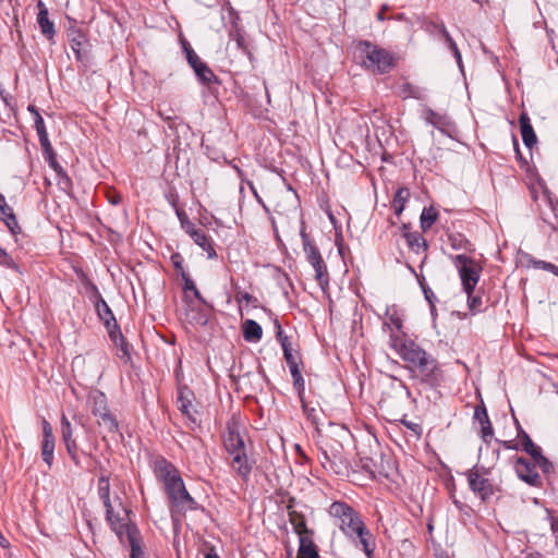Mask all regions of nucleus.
<instances>
[{
    "label": "nucleus",
    "instance_id": "f257e3e1",
    "mask_svg": "<svg viewBox=\"0 0 558 558\" xmlns=\"http://www.w3.org/2000/svg\"><path fill=\"white\" fill-rule=\"evenodd\" d=\"M314 437L323 468L335 475L348 476L350 462L344 444L351 438L350 430L343 425L330 423L326 429L316 428Z\"/></svg>",
    "mask_w": 558,
    "mask_h": 558
},
{
    "label": "nucleus",
    "instance_id": "f03ea898",
    "mask_svg": "<svg viewBox=\"0 0 558 558\" xmlns=\"http://www.w3.org/2000/svg\"><path fill=\"white\" fill-rule=\"evenodd\" d=\"M156 477L165 485V492L170 502V513L173 520H178L186 511L196 510L198 504L186 490L184 482L178 469L165 458H158L154 462Z\"/></svg>",
    "mask_w": 558,
    "mask_h": 558
},
{
    "label": "nucleus",
    "instance_id": "7ed1b4c3",
    "mask_svg": "<svg viewBox=\"0 0 558 558\" xmlns=\"http://www.w3.org/2000/svg\"><path fill=\"white\" fill-rule=\"evenodd\" d=\"M329 513L338 520L339 529L354 542L355 547H361L365 555L372 558L375 541L359 512L344 501H333L329 507Z\"/></svg>",
    "mask_w": 558,
    "mask_h": 558
},
{
    "label": "nucleus",
    "instance_id": "20e7f679",
    "mask_svg": "<svg viewBox=\"0 0 558 558\" xmlns=\"http://www.w3.org/2000/svg\"><path fill=\"white\" fill-rule=\"evenodd\" d=\"M106 519L120 542L128 541L131 547V558L144 556L140 531L135 524L130 522L128 509L123 508L122 513H116L113 506L110 505V508H106Z\"/></svg>",
    "mask_w": 558,
    "mask_h": 558
},
{
    "label": "nucleus",
    "instance_id": "39448f33",
    "mask_svg": "<svg viewBox=\"0 0 558 558\" xmlns=\"http://www.w3.org/2000/svg\"><path fill=\"white\" fill-rule=\"evenodd\" d=\"M356 50L361 65L375 74H387L395 66L392 53L368 40L359 41Z\"/></svg>",
    "mask_w": 558,
    "mask_h": 558
},
{
    "label": "nucleus",
    "instance_id": "423d86ee",
    "mask_svg": "<svg viewBox=\"0 0 558 558\" xmlns=\"http://www.w3.org/2000/svg\"><path fill=\"white\" fill-rule=\"evenodd\" d=\"M451 260L458 270L463 291L475 292L483 270L481 264L465 254L454 255Z\"/></svg>",
    "mask_w": 558,
    "mask_h": 558
},
{
    "label": "nucleus",
    "instance_id": "0eeeda50",
    "mask_svg": "<svg viewBox=\"0 0 558 558\" xmlns=\"http://www.w3.org/2000/svg\"><path fill=\"white\" fill-rule=\"evenodd\" d=\"M389 345L407 363L414 365L421 361L427 352L422 349L414 340L407 337L405 333L391 332L389 336Z\"/></svg>",
    "mask_w": 558,
    "mask_h": 558
},
{
    "label": "nucleus",
    "instance_id": "6e6552de",
    "mask_svg": "<svg viewBox=\"0 0 558 558\" xmlns=\"http://www.w3.org/2000/svg\"><path fill=\"white\" fill-rule=\"evenodd\" d=\"M489 471L484 466L474 465L465 472L470 489L482 501H487L495 494L496 488L488 478Z\"/></svg>",
    "mask_w": 558,
    "mask_h": 558
},
{
    "label": "nucleus",
    "instance_id": "1a4fd4ad",
    "mask_svg": "<svg viewBox=\"0 0 558 558\" xmlns=\"http://www.w3.org/2000/svg\"><path fill=\"white\" fill-rule=\"evenodd\" d=\"M415 375L413 378H417L422 385L430 388H436L442 380V371L430 354H426L421 361H417L414 365Z\"/></svg>",
    "mask_w": 558,
    "mask_h": 558
},
{
    "label": "nucleus",
    "instance_id": "9d476101",
    "mask_svg": "<svg viewBox=\"0 0 558 558\" xmlns=\"http://www.w3.org/2000/svg\"><path fill=\"white\" fill-rule=\"evenodd\" d=\"M409 400L414 401L408 386L403 380L391 376V383L388 389L383 393L379 404L381 408L386 409H398Z\"/></svg>",
    "mask_w": 558,
    "mask_h": 558
},
{
    "label": "nucleus",
    "instance_id": "9b49d317",
    "mask_svg": "<svg viewBox=\"0 0 558 558\" xmlns=\"http://www.w3.org/2000/svg\"><path fill=\"white\" fill-rule=\"evenodd\" d=\"M243 427L240 415L233 414L226 424L222 441L227 452H234L245 449L244 439L241 435Z\"/></svg>",
    "mask_w": 558,
    "mask_h": 558
},
{
    "label": "nucleus",
    "instance_id": "f8f14e48",
    "mask_svg": "<svg viewBox=\"0 0 558 558\" xmlns=\"http://www.w3.org/2000/svg\"><path fill=\"white\" fill-rule=\"evenodd\" d=\"M184 51L190 66L194 70L195 75L202 84L209 85L211 83H219V80L213 70L207 65V63L202 61V59L187 44L184 45Z\"/></svg>",
    "mask_w": 558,
    "mask_h": 558
},
{
    "label": "nucleus",
    "instance_id": "ddd939ff",
    "mask_svg": "<svg viewBox=\"0 0 558 558\" xmlns=\"http://www.w3.org/2000/svg\"><path fill=\"white\" fill-rule=\"evenodd\" d=\"M306 260L312 265L315 270V279L318 283L324 287L328 284V271L327 266L322 257V254L317 246L313 243H307L303 247Z\"/></svg>",
    "mask_w": 558,
    "mask_h": 558
},
{
    "label": "nucleus",
    "instance_id": "4468645a",
    "mask_svg": "<svg viewBox=\"0 0 558 558\" xmlns=\"http://www.w3.org/2000/svg\"><path fill=\"white\" fill-rule=\"evenodd\" d=\"M536 464L530 462L526 458L520 457L515 461V473L518 477L533 487H542V477L535 470Z\"/></svg>",
    "mask_w": 558,
    "mask_h": 558
},
{
    "label": "nucleus",
    "instance_id": "2eb2a0df",
    "mask_svg": "<svg viewBox=\"0 0 558 558\" xmlns=\"http://www.w3.org/2000/svg\"><path fill=\"white\" fill-rule=\"evenodd\" d=\"M56 447V439L52 432V426L47 420H43V441H41V457L44 462L50 469L53 463V453Z\"/></svg>",
    "mask_w": 558,
    "mask_h": 558
},
{
    "label": "nucleus",
    "instance_id": "dca6fc26",
    "mask_svg": "<svg viewBox=\"0 0 558 558\" xmlns=\"http://www.w3.org/2000/svg\"><path fill=\"white\" fill-rule=\"evenodd\" d=\"M402 236L405 239L409 248L415 253L421 254L427 251L428 244L423 235L418 232H411L408 225H402Z\"/></svg>",
    "mask_w": 558,
    "mask_h": 558
},
{
    "label": "nucleus",
    "instance_id": "f3484780",
    "mask_svg": "<svg viewBox=\"0 0 558 558\" xmlns=\"http://www.w3.org/2000/svg\"><path fill=\"white\" fill-rule=\"evenodd\" d=\"M192 396V392L187 389H180L178 393V408L182 412L183 415H185L192 424L195 426H199V421L196 416V411H193V403L192 399L190 398Z\"/></svg>",
    "mask_w": 558,
    "mask_h": 558
},
{
    "label": "nucleus",
    "instance_id": "a211bd4d",
    "mask_svg": "<svg viewBox=\"0 0 558 558\" xmlns=\"http://www.w3.org/2000/svg\"><path fill=\"white\" fill-rule=\"evenodd\" d=\"M474 418L481 424V437L483 441L488 444L493 437L494 429L483 401L480 405H476Z\"/></svg>",
    "mask_w": 558,
    "mask_h": 558
},
{
    "label": "nucleus",
    "instance_id": "6ab92c4d",
    "mask_svg": "<svg viewBox=\"0 0 558 558\" xmlns=\"http://www.w3.org/2000/svg\"><path fill=\"white\" fill-rule=\"evenodd\" d=\"M68 38L71 49L75 54L77 61L84 60L85 46L87 44L86 35L82 29L71 28L68 32Z\"/></svg>",
    "mask_w": 558,
    "mask_h": 558
},
{
    "label": "nucleus",
    "instance_id": "aec40b11",
    "mask_svg": "<svg viewBox=\"0 0 558 558\" xmlns=\"http://www.w3.org/2000/svg\"><path fill=\"white\" fill-rule=\"evenodd\" d=\"M232 457V469L243 478L247 480L252 472V464L248 462L245 449L234 452H229Z\"/></svg>",
    "mask_w": 558,
    "mask_h": 558
},
{
    "label": "nucleus",
    "instance_id": "412c9836",
    "mask_svg": "<svg viewBox=\"0 0 558 558\" xmlns=\"http://www.w3.org/2000/svg\"><path fill=\"white\" fill-rule=\"evenodd\" d=\"M93 304L98 318L104 323L108 331L119 326L111 308L104 298H99V300Z\"/></svg>",
    "mask_w": 558,
    "mask_h": 558
},
{
    "label": "nucleus",
    "instance_id": "4be33fe9",
    "mask_svg": "<svg viewBox=\"0 0 558 558\" xmlns=\"http://www.w3.org/2000/svg\"><path fill=\"white\" fill-rule=\"evenodd\" d=\"M37 8H38L37 23L40 27L43 35L46 36L47 39L50 40L56 35L54 24H53V22H51L49 20L48 9L41 0H39L37 2Z\"/></svg>",
    "mask_w": 558,
    "mask_h": 558
},
{
    "label": "nucleus",
    "instance_id": "5701e85b",
    "mask_svg": "<svg viewBox=\"0 0 558 558\" xmlns=\"http://www.w3.org/2000/svg\"><path fill=\"white\" fill-rule=\"evenodd\" d=\"M108 335L110 340L119 350V359L123 360L124 362L131 361V347L122 335L120 327L118 326L117 328L110 329Z\"/></svg>",
    "mask_w": 558,
    "mask_h": 558
},
{
    "label": "nucleus",
    "instance_id": "b1692460",
    "mask_svg": "<svg viewBox=\"0 0 558 558\" xmlns=\"http://www.w3.org/2000/svg\"><path fill=\"white\" fill-rule=\"evenodd\" d=\"M521 136L524 145L532 148L537 143L536 134L526 113H521L519 118Z\"/></svg>",
    "mask_w": 558,
    "mask_h": 558
},
{
    "label": "nucleus",
    "instance_id": "393cba45",
    "mask_svg": "<svg viewBox=\"0 0 558 558\" xmlns=\"http://www.w3.org/2000/svg\"><path fill=\"white\" fill-rule=\"evenodd\" d=\"M191 238L199 247H202L206 253L209 259H213L217 256V253L213 245V240L210 236L206 234L203 229L193 230L191 232Z\"/></svg>",
    "mask_w": 558,
    "mask_h": 558
},
{
    "label": "nucleus",
    "instance_id": "a878e982",
    "mask_svg": "<svg viewBox=\"0 0 558 558\" xmlns=\"http://www.w3.org/2000/svg\"><path fill=\"white\" fill-rule=\"evenodd\" d=\"M288 514H289V521L291 525L293 526L294 532L299 535H306L312 534V531L308 530L306 525L305 517L298 512L296 510H293L291 506L288 507Z\"/></svg>",
    "mask_w": 558,
    "mask_h": 558
},
{
    "label": "nucleus",
    "instance_id": "bb28decb",
    "mask_svg": "<svg viewBox=\"0 0 558 558\" xmlns=\"http://www.w3.org/2000/svg\"><path fill=\"white\" fill-rule=\"evenodd\" d=\"M300 546L298 550V558H318L316 545L314 544L311 534L299 536Z\"/></svg>",
    "mask_w": 558,
    "mask_h": 558
},
{
    "label": "nucleus",
    "instance_id": "cd10ccee",
    "mask_svg": "<svg viewBox=\"0 0 558 558\" xmlns=\"http://www.w3.org/2000/svg\"><path fill=\"white\" fill-rule=\"evenodd\" d=\"M263 337V329L258 323L253 319H246L243 323V338L248 342H257Z\"/></svg>",
    "mask_w": 558,
    "mask_h": 558
},
{
    "label": "nucleus",
    "instance_id": "c85d7f7f",
    "mask_svg": "<svg viewBox=\"0 0 558 558\" xmlns=\"http://www.w3.org/2000/svg\"><path fill=\"white\" fill-rule=\"evenodd\" d=\"M449 245L456 251L474 252V245L462 233H450L448 235Z\"/></svg>",
    "mask_w": 558,
    "mask_h": 558
},
{
    "label": "nucleus",
    "instance_id": "c756f323",
    "mask_svg": "<svg viewBox=\"0 0 558 558\" xmlns=\"http://www.w3.org/2000/svg\"><path fill=\"white\" fill-rule=\"evenodd\" d=\"M0 219L5 223L8 229L13 233L16 234L21 231V228L17 223L16 216L13 211V208L9 205H5L0 208Z\"/></svg>",
    "mask_w": 558,
    "mask_h": 558
},
{
    "label": "nucleus",
    "instance_id": "7c9ffc66",
    "mask_svg": "<svg viewBox=\"0 0 558 558\" xmlns=\"http://www.w3.org/2000/svg\"><path fill=\"white\" fill-rule=\"evenodd\" d=\"M98 496L104 502L105 508H110V478L109 475L102 472L98 478Z\"/></svg>",
    "mask_w": 558,
    "mask_h": 558
},
{
    "label": "nucleus",
    "instance_id": "2f4dec72",
    "mask_svg": "<svg viewBox=\"0 0 558 558\" xmlns=\"http://www.w3.org/2000/svg\"><path fill=\"white\" fill-rule=\"evenodd\" d=\"M92 413L94 416L99 417L104 412H107V397L101 391H96L90 396Z\"/></svg>",
    "mask_w": 558,
    "mask_h": 558
},
{
    "label": "nucleus",
    "instance_id": "473e14b6",
    "mask_svg": "<svg viewBox=\"0 0 558 558\" xmlns=\"http://www.w3.org/2000/svg\"><path fill=\"white\" fill-rule=\"evenodd\" d=\"M410 197V190L407 187H400L397 190L393 201H392V207L395 210V214L397 216H400L404 209L405 203Z\"/></svg>",
    "mask_w": 558,
    "mask_h": 558
},
{
    "label": "nucleus",
    "instance_id": "72a5a7b5",
    "mask_svg": "<svg viewBox=\"0 0 558 558\" xmlns=\"http://www.w3.org/2000/svg\"><path fill=\"white\" fill-rule=\"evenodd\" d=\"M98 424L105 428L107 433L113 434L119 430V423L116 416L108 410L98 417Z\"/></svg>",
    "mask_w": 558,
    "mask_h": 558
},
{
    "label": "nucleus",
    "instance_id": "f704fd0d",
    "mask_svg": "<svg viewBox=\"0 0 558 558\" xmlns=\"http://www.w3.org/2000/svg\"><path fill=\"white\" fill-rule=\"evenodd\" d=\"M424 118L426 123L432 124L438 130H442V128L448 124L446 116L439 114L430 108L424 110Z\"/></svg>",
    "mask_w": 558,
    "mask_h": 558
},
{
    "label": "nucleus",
    "instance_id": "c9c22d12",
    "mask_svg": "<svg viewBox=\"0 0 558 558\" xmlns=\"http://www.w3.org/2000/svg\"><path fill=\"white\" fill-rule=\"evenodd\" d=\"M438 218V211L434 207H425L421 214V229L426 232L432 228Z\"/></svg>",
    "mask_w": 558,
    "mask_h": 558
},
{
    "label": "nucleus",
    "instance_id": "e433bc0d",
    "mask_svg": "<svg viewBox=\"0 0 558 558\" xmlns=\"http://www.w3.org/2000/svg\"><path fill=\"white\" fill-rule=\"evenodd\" d=\"M401 95L402 98H415L418 100L424 99V90L411 83H404L401 85Z\"/></svg>",
    "mask_w": 558,
    "mask_h": 558
},
{
    "label": "nucleus",
    "instance_id": "4c0bfd02",
    "mask_svg": "<svg viewBox=\"0 0 558 558\" xmlns=\"http://www.w3.org/2000/svg\"><path fill=\"white\" fill-rule=\"evenodd\" d=\"M229 36L232 40L235 41L236 48L242 50L244 53H248V47L245 40V35L242 28L234 26L230 33Z\"/></svg>",
    "mask_w": 558,
    "mask_h": 558
},
{
    "label": "nucleus",
    "instance_id": "58836bf2",
    "mask_svg": "<svg viewBox=\"0 0 558 558\" xmlns=\"http://www.w3.org/2000/svg\"><path fill=\"white\" fill-rule=\"evenodd\" d=\"M468 295V307L474 315L484 311L483 298L480 293L465 292Z\"/></svg>",
    "mask_w": 558,
    "mask_h": 558
},
{
    "label": "nucleus",
    "instance_id": "ea45409f",
    "mask_svg": "<svg viewBox=\"0 0 558 558\" xmlns=\"http://www.w3.org/2000/svg\"><path fill=\"white\" fill-rule=\"evenodd\" d=\"M282 351L283 357L289 368L296 367L300 366V364H302L301 354L298 351H293L292 345L288 348L284 345V349Z\"/></svg>",
    "mask_w": 558,
    "mask_h": 558
},
{
    "label": "nucleus",
    "instance_id": "a19ab883",
    "mask_svg": "<svg viewBox=\"0 0 558 558\" xmlns=\"http://www.w3.org/2000/svg\"><path fill=\"white\" fill-rule=\"evenodd\" d=\"M82 281L85 287V292L88 295V299L90 300V302L95 303L99 300V298H102L97 286L90 279H88L85 275L82 277Z\"/></svg>",
    "mask_w": 558,
    "mask_h": 558
},
{
    "label": "nucleus",
    "instance_id": "79ce46f5",
    "mask_svg": "<svg viewBox=\"0 0 558 558\" xmlns=\"http://www.w3.org/2000/svg\"><path fill=\"white\" fill-rule=\"evenodd\" d=\"M0 265L3 267H7L9 269H12L19 274H22L19 265L13 260L11 255L0 246Z\"/></svg>",
    "mask_w": 558,
    "mask_h": 558
},
{
    "label": "nucleus",
    "instance_id": "37998d69",
    "mask_svg": "<svg viewBox=\"0 0 558 558\" xmlns=\"http://www.w3.org/2000/svg\"><path fill=\"white\" fill-rule=\"evenodd\" d=\"M518 438L520 439V449L525 452L536 446L527 433L520 425L518 426Z\"/></svg>",
    "mask_w": 558,
    "mask_h": 558
},
{
    "label": "nucleus",
    "instance_id": "c03bdc74",
    "mask_svg": "<svg viewBox=\"0 0 558 558\" xmlns=\"http://www.w3.org/2000/svg\"><path fill=\"white\" fill-rule=\"evenodd\" d=\"M28 110L34 114V123L37 135L47 133L44 119L40 116L39 111L36 109V107L31 105L28 107Z\"/></svg>",
    "mask_w": 558,
    "mask_h": 558
},
{
    "label": "nucleus",
    "instance_id": "a18cd8bd",
    "mask_svg": "<svg viewBox=\"0 0 558 558\" xmlns=\"http://www.w3.org/2000/svg\"><path fill=\"white\" fill-rule=\"evenodd\" d=\"M386 315L388 316V322L384 323L385 328H390V325H393L397 330H401L402 328V319L399 317L396 310L390 312V308L387 307Z\"/></svg>",
    "mask_w": 558,
    "mask_h": 558
},
{
    "label": "nucleus",
    "instance_id": "49530a36",
    "mask_svg": "<svg viewBox=\"0 0 558 558\" xmlns=\"http://www.w3.org/2000/svg\"><path fill=\"white\" fill-rule=\"evenodd\" d=\"M63 442L65 445L66 452L70 456L71 460L74 462V464L76 466H81V460H80V457H78L77 445H76L75 439L66 440V441H63Z\"/></svg>",
    "mask_w": 558,
    "mask_h": 558
},
{
    "label": "nucleus",
    "instance_id": "de8ad7c7",
    "mask_svg": "<svg viewBox=\"0 0 558 558\" xmlns=\"http://www.w3.org/2000/svg\"><path fill=\"white\" fill-rule=\"evenodd\" d=\"M61 437L63 441L74 439L72 425L64 414L61 416Z\"/></svg>",
    "mask_w": 558,
    "mask_h": 558
},
{
    "label": "nucleus",
    "instance_id": "09e8293b",
    "mask_svg": "<svg viewBox=\"0 0 558 558\" xmlns=\"http://www.w3.org/2000/svg\"><path fill=\"white\" fill-rule=\"evenodd\" d=\"M275 328H276V338H277L278 342L280 343L282 350L284 349V345L287 348L292 345L291 342L289 341L288 336H286L283 333L281 324L279 323V320L277 318L275 319Z\"/></svg>",
    "mask_w": 558,
    "mask_h": 558
},
{
    "label": "nucleus",
    "instance_id": "8fccbe9b",
    "mask_svg": "<svg viewBox=\"0 0 558 558\" xmlns=\"http://www.w3.org/2000/svg\"><path fill=\"white\" fill-rule=\"evenodd\" d=\"M38 140L43 149L44 157L52 155L54 153L51 143L48 137V133L38 135Z\"/></svg>",
    "mask_w": 558,
    "mask_h": 558
},
{
    "label": "nucleus",
    "instance_id": "3c124183",
    "mask_svg": "<svg viewBox=\"0 0 558 558\" xmlns=\"http://www.w3.org/2000/svg\"><path fill=\"white\" fill-rule=\"evenodd\" d=\"M533 265H534V267H536L538 269H544V270L550 271L551 274H554L555 276L558 277V266H556L551 263H548L545 260H533Z\"/></svg>",
    "mask_w": 558,
    "mask_h": 558
},
{
    "label": "nucleus",
    "instance_id": "603ef678",
    "mask_svg": "<svg viewBox=\"0 0 558 558\" xmlns=\"http://www.w3.org/2000/svg\"><path fill=\"white\" fill-rule=\"evenodd\" d=\"M58 177L57 184L64 191L72 187V181L65 170H63L61 173H56Z\"/></svg>",
    "mask_w": 558,
    "mask_h": 558
},
{
    "label": "nucleus",
    "instance_id": "864d4df0",
    "mask_svg": "<svg viewBox=\"0 0 558 558\" xmlns=\"http://www.w3.org/2000/svg\"><path fill=\"white\" fill-rule=\"evenodd\" d=\"M440 35L444 37L445 41L448 44V48L452 53H454L456 50H458V46L456 41L450 36L449 32L447 31L446 26H440Z\"/></svg>",
    "mask_w": 558,
    "mask_h": 558
},
{
    "label": "nucleus",
    "instance_id": "5fc2aeb1",
    "mask_svg": "<svg viewBox=\"0 0 558 558\" xmlns=\"http://www.w3.org/2000/svg\"><path fill=\"white\" fill-rule=\"evenodd\" d=\"M421 287H422L424 296L430 306V310L434 311L435 310L434 301L436 300L435 293L428 286L424 284L423 282H421Z\"/></svg>",
    "mask_w": 558,
    "mask_h": 558
},
{
    "label": "nucleus",
    "instance_id": "6e6d98bb",
    "mask_svg": "<svg viewBox=\"0 0 558 558\" xmlns=\"http://www.w3.org/2000/svg\"><path fill=\"white\" fill-rule=\"evenodd\" d=\"M170 203H171V205L175 209V214H177V216H178V218H179V220L181 222L182 228H185V221H187L189 217H187L186 213L183 209H181V208H179L177 206V196L175 197L172 196V199H171Z\"/></svg>",
    "mask_w": 558,
    "mask_h": 558
},
{
    "label": "nucleus",
    "instance_id": "4d7b16f0",
    "mask_svg": "<svg viewBox=\"0 0 558 558\" xmlns=\"http://www.w3.org/2000/svg\"><path fill=\"white\" fill-rule=\"evenodd\" d=\"M45 159L48 161L49 166L53 169L56 173H61L64 170L62 166L58 162L56 153L46 156Z\"/></svg>",
    "mask_w": 558,
    "mask_h": 558
},
{
    "label": "nucleus",
    "instance_id": "13d9d810",
    "mask_svg": "<svg viewBox=\"0 0 558 558\" xmlns=\"http://www.w3.org/2000/svg\"><path fill=\"white\" fill-rule=\"evenodd\" d=\"M536 465L546 475H549L550 473L554 472V464L546 457H544Z\"/></svg>",
    "mask_w": 558,
    "mask_h": 558
},
{
    "label": "nucleus",
    "instance_id": "bf43d9fd",
    "mask_svg": "<svg viewBox=\"0 0 558 558\" xmlns=\"http://www.w3.org/2000/svg\"><path fill=\"white\" fill-rule=\"evenodd\" d=\"M182 278L184 280V286H183L184 292L193 293V291L197 289L195 282L185 272L182 274Z\"/></svg>",
    "mask_w": 558,
    "mask_h": 558
},
{
    "label": "nucleus",
    "instance_id": "052dcab7",
    "mask_svg": "<svg viewBox=\"0 0 558 558\" xmlns=\"http://www.w3.org/2000/svg\"><path fill=\"white\" fill-rule=\"evenodd\" d=\"M527 454L531 456L534 463L537 464L545 456L542 453V449L538 446H535L533 449L526 451Z\"/></svg>",
    "mask_w": 558,
    "mask_h": 558
},
{
    "label": "nucleus",
    "instance_id": "680f3d73",
    "mask_svg": "<svg viewBox=\"0 0 558 558\" xmlns=\"http://www.w3.org/2000/svg\"><path fill=\"white\" fill-rule=\"evenodd\" d=\"M293 388L298 392L299 397L302 398L304 390H305V381L303 376L300 378L293 379Z\"/></svg>",
    "mask_w": 558,
    "mask_h": 558
},
{
    "label": "nucleus",
    "instance_id": "e2e57ef3",
    "mask_svg": "<svg viewBox=\"0 0 558 558\" xmlns=\"http://www.w3.org/2000/svg\"><path fill=\"white\" fill-rule=\"evenodd\" d=\"M401 423L409 429H411L412 432L415 433L416 436H420L421 433H422V427L420 424L417 423H414V422H411V421H407V420H402Z\"/></svg>",
    "mask_w": 558,
    "mask_h": 558
},
{
    "label": "nucleus",
    "instance_id": "0e129e2a",
    "mask_svg": "<svg viewBox=\"0 0 558 558\" xmlns=\"http://www.w3.org/2000/svg\"><path fill=\"white\" fill-rule=\"evenodd\" d=\"M300 235H301V239H302L303 247L306 246L307 243H313V241L310 239V236L307 235V233L305 231V223L303 221L301 223Z\"/></svg>",
    "mask_w": 558,
    "mask_h": 558
},
{
    "label": "nucleus",
    "instance_id": "69168bd1",
    "mask_svg": "<svg viewBox=\"0 0 558 558\" xmlns=\"http://www.w3.org/2000/svg\"><path fill=\"white\" fill-rule=\"evenodd\" d=\"M236 300L245 301L246 303H251L253 300H255V298L252 294H250L248 292H239L236 294Z\"/></svg>",
    "mask_w": 558,
    "mask_h": 558
},
{
    "label": "nucleus",
    "instance_id": "338daca9",
    "mask_svg": "<svg viewBox=\"0 0 558 558\" xmlns=\"http://www.w3.org/2000/svg\"><path fill=\"white\" fill-rule=\"evenodd\" d=\"M195 320L198 325L205 326L208 323V315L206 313L199 312Z\"/></svg>",
    "mask_w": 558,
    "mask_h": 558
},
{
    "label": "nucleus",
    "instance_id": "774afa93",
    "mask_svg": "<svg viewBox=\"0 0 558 558\" xmlns=\"http://www.w3.org/2000/svg\"><path fill=\"white\" fill-rule=\"evenodd\" d=\"M506 449L520 450L519 444H514L510 440L500 441Z\"/></svg>",
    "mask_w": 558,
    "mask_h": 558
}]
</instances>
